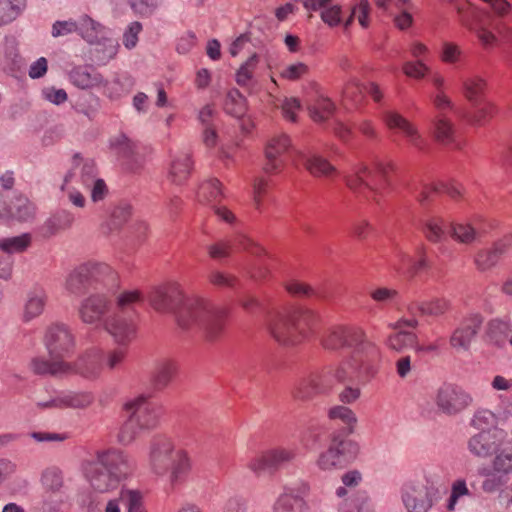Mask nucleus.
I'll return each mask as SVG.
<instances>
[{"instance_id":"obj_34","label":"nucleus","mask_w":512,"mask_h":512,"mask_svg":"<svg viewBox=\"0 0 512 512\" xmlns=\"http://www.w3.org/2000/svg\"><path fill=\"white\" fill-rule=\"evenodd\" d=\"M456 10L461 24L470 31H475L478 27L485 25L483 10L469 2L457 3Z\"/></svg>"},{"instance_id":"obj_18","label":"nucleus","mask_w":512,"mask_h":512,"mask_svg":"<svg viewBox=\"0 0 512 512\" xmlns=\"http://www.w3.org/2000/svg\"><path fill=\"white\" fill-rule=\"evenodd\" d=\"M505 438L506 431L493 427L472 435L467 442V447L469 452L475 457L488 458L497 451V447L505 441Z\"/></svg>"},{"instance_id":"obj_37","label":"nucleus","mask_w":512,"mask_h":512,"mask_svg":"<svg viewBox=\"0 0 512 512\" xmlns=\"http://www.w3.org/2000/svg\"><path fill=\"white\" fill-rule=\"evenodd\" d=\"M77 33L88 43H100L106 34V29L88 15H82L77 19Z\"/></svg>"},{"instance_id":"obj_6","label":"nucleus","mask_w":512,"mask_h":512,"mask_svg":"<svg viewBox=\"0 0 512 512\" xmlns=\"http://www.w3.org/2000/svg\"><path fill=\"white\" fill-rule=\"evenodd\" d=\"M395 170L392 161L371 156L354 170V198L378 202V196L391 184L390 174Z\"/></svg>"},{"instance_id":"obj_40","label":"nucleus","mask_w":512,"mask_h":512,"mask_svg":"<svg viewBox=\"0 0 512 512\" xmlns=\"http://www.w3.org/2000/svg\"><path fill=\"white\" fill-rule=\"evenodd\" d=\"M511 330L512 326L508 320L492 319L487 324V340L498 347H502L507 342Z\"/></svg>"},{"instance_id":"obj_25","label":"nucleus","mask_w":512,"mask_h":512,"mask_svg":"<svg viewBox=\"0 0 512 512\" xmlns=\"http://www.w3.org/2000/svg\"><path fill=\"white\" fill-rule=\"evenodd\" d=\"M94 396L88 391H63L47 402H39L41 408H74L83 409L90 406Z\"/></svg>"},{"instance_id":"obj_24","label":"nucleus","mask_w":512,"mask_h":512,"mask_svg":"<svg viewBox=\"0 0 512 512\" xmlns=\"http://www.w3.org/2000/svg\"><path fill=\"white\" fill-rule=\"evenodd\" d=\"M511 247L512 235L509 234L495 241L491 247L480 249L474 258L476 268L481 272L493 269Z\"/></svg>"},{"instance_id":"obj_42","label":"nucleus","mask_w":512,"mask_h":512,"mask_svg":"<svg viewBox=\"0 0 512 512\" xmlns=\"http://www.w3.org/2000/svg\"><path fill=\"white\" fill-rule=\"evenodd\" d=\"M82 265L87 269L85 273L91 284L93 282H106V280L113 281L116 277L114 270L107 263L88 261Z\"/></svg>"},{"instance_id":"obj_16","label":"nucleus","mask_w":512,"mask_h":512,"mask_svg":"<svg viewBox=\"0 0 512 512\" xmlns=\"http://www.w3.org/2000/svg\"><path fill=\"white\" fill-rule=\"evenodd\" d=\"M351 449L350 438L335 435L329 449L319 455L317 466L324 471L343 469L350 463Z\"/></svg>"},{"instance_id":"obj_23","label":"nucleus","mask_w":512,"mask_h":512,"mask_svg":"<svg viewBox=\"0 0 512 512\" xmlns=\"http://www.w3.org/2000/svg\"><path fill=\"white\" fill-rule=\"evenodd\" d=\"M383 120L390 130L402 134L412 146L419 150L424 148L425 141L418 128L402 114L396 111H386L383 114Z\"/></svg>"},{"instance_id":"obj_5","label":"nucleus","mask_w":512,"mask_h":512,"mask_svg":"<svg viewBox=\"0 0 512 512\" xmlns=\"http://www.w3.org/2000/svg\"><path fill=\"white\" fill-rule=\"evenodd\" d=\"M45 346L49 358L37 357L31 361V369L39 375L63 376L69 371V362L65 360L75 348V337L65 324L51 325L45 334Z\"/></svg>"},{"instance_id":"obj_27","label":"nucleus","mask_w":512,"mask_h":512,"mask_svg":"<svg viewBox=\"0 0 512 512\" xmlns=\"http://www.w3.org/2000/svg\"><path fill=\"white\" fill-rule=\"evenodd\" d=\"M306 10L320 11L321 20L330 27L338 26L342 21V9L332 0H302Z\"/></svg>"},{"instance_id":"obj_46","label":"nucleus","mask_w":512,"mask_h":512,"mask_svg":"<svg viewBox=\"0 0 512 512\" xmlns=\"http://www.w3.org/2000/svg\"><path fill=\"white\" fill-rule=\"evenodd\" d=\"M306 169L316 177H330L335 173V168L324 158L311 155L304 159Z\"/></svg>"},{"instance_id":"obj_41","label":"nucleus","mask_w":512,"mask_h":512,"mask_svg":"<svg viewBox=\"0 0 512 512\" xmlns=\"http://www.w3.org/2000/svg\"><path fill=\"white\" fill-rule=\"evenodd\" d=\"M222 197V186L218 179H207L199 186L197 199L200 203L212 207L214 204L219 203Z\"/></svg>"},{"instance_id":"obj_30","label":"nucleus","mask_w":512,"mask_h":512,"mask_svg":"<svg viewBox=\"0 0 512 512\" xmlns=\"http://www.w3.org/2000/svg\"><path fill=\"white\" fill-rule=\"evenodd\" d=\"M418 324V321L415 318H411L408 320H399L396 323V329L399 331L393 333L388 338V345L390 348L400 351L407 347H414L417 344V336L412 332H407L404 330L405 327L415 328Z\"/></svg>"},{"instance_id":"obj_21","label":"nucleus","mask_w":512,"mask_h":512,"mask_svg":"<svg viewBox=\"0 0 512 512\" xmlns=\"http://www.w3.org/2000/svg\"><path fill=\"white\" fill-rule=\"evenodd\" d=\"M111 311V301L107 296L103 294H92L81 301L78 315L80 320L85 324L103 325V321Z\"/></svg>"},{"instance_id":"obj_28","label":"nucleus","mask_w":512,"mask_h":512,"mask_svg":"<svg viewBox=\"0 0 512 512\" xmlns=\"http://www.w3.org/2000/svg\"><path fill=\"white\" fill-rule=\"evenodd\" d=\"M416 253L419 256L418 260H413L408 254L400 252L397 255V261L393 263V268L400 273L409 275L410 277L428 269L429 263L426 258L425 245H420L417 248Z\"/></svg>"},{"instance_id":"obj_19","label":"nucleus","mask_w":512,"mask_h":512,"mask_svg":"<svg viewBox=\"0 0 512 512\" xmlns=\"http://www.w3.org/2000/svg\"><path fill=\"white\" fill-rule=\"evenodd\" d=\"M290 137L285 133L273 134L265 146V159L263 170L267 174H274L281 170L284 165L283 157L291 150Z\"/></svg>"},{"instance_id":"obj_20","label":"nucleus","mask_w":512,"mask_h":512,"mask_svg":"<svg viewBox=\"0 0 512 512\" xmlns=\"http://www.w3.org/2000/svg\"><path fill=\"white\" fill-rule=\"evenodd\" d=\"M327 390L325 375L321 371L314 370L295 382L291 389V396L297 402H308Z\"/></svg>"},{"instance_id":"obj_47","label":"nucleus","mask_w":512,"mask_h":512,"mask_svg":"<svg viewBox=\"0 0 512 512\" xmlns=\"http://www.w3.org/2000/svg\"><path fill=\"white\" fill-rule=\"evenodd\" d=\"M224 110L236 118L242 117L246 112L244 96L236 89L228 91L224 101Z\"/></svg>"},{"instance_id":"obj_63","label":"nucleus","mask_w":512,"mask_h":512,"mask_svg":"<svg viewBox=\"0 0 512 512\" xmlns=\"http://www.w3.org/2000/svg\"><path fill=\"white\" fill-rule=\"evenodd\" d=\"M429 67L422 61H407L403 64V72L406 76L422 79L428 73Z\"/></svg>"},{"instance_id":"obj_48","label":"nucleus","mask_w":512,"mask_h":512,"mask_svg":"<svg viewBox=\"0 0 512 512\" xmlns=\"http://www.w3.org/2000/svg\"><path fill=\"white\" fill-rule=\"evenodd\" d=\"M433 135L442 144H450L454 140V127L451 121L443 116H438L433 121Z\"/></svg>"},{"instance_id":"obj_35","label":"nucleus","mask_w":512,"mask_h":512,"mask_svg":"<svg viewBox=\"0 0 512 512\" xmlns=\"http://www.w3.org/2000/svg\"><path fill=\"white\" fill-rule=\"evenodd\" d=\"M191 169L192 162L189 154L179 153L172 158L168 171V179L173 184L181 185L188 179Z\"/></svg>"},{"instance_id":"obj_55","label":"nucleus","mask_w":512,"mask_h":512,"mask_svg":"<svg viewBox=\"0 0 512 512\" xmlns=\"http://www.w3.org/2000/svg\"><path fill=\"white\" fill-rule=\"evenodd\" d=\"M462 84L464 95L471 102L478 100L486 87L484 79L477 76L464 79Z\"/></svg>"},{"instance_id":"obj_44","label":"nucleus","mask_w":512,"mask_h":512,"mask_svg":"<svg viewBox=\"0 0 512 512\" xmlns=\"http://www.w3.org/2000/svg\"><path fill=\"white\" fill-rule=\"evenodd\" d=\"M86 270L87 269L81 264L70 272L65 282L66 290L69 293L78 295L91 285L85 273Z\"/></svg>"},{"instance_id":"obj_56","label":"nucleus","mask_w":512,"mask_h":512,"mask_svg":"<svg viewBox=\"0 0 512 512\" xmlns=\"http://www.w3.org/2000/svg\"><path fill=\"white\" fill-rule=\"evenodd\" d=\"M496 423V415L492 411L487 409H481L476 411L471 420V426L476 429H479L480 431L496 427Z\"/></svg>"},{"instance_id":"obj_3","label":"nucleus","mask_w":512,"mask_h":512,"mask_svg":"<svg viewBox=\"0 0 512 512\" xmlns=\"http://www.w3.org/2000/svg\"><path fill=\"white\" fill-rule=\"evenodd\" d=\"M227 314V309L215 307L203 298L185 297L174 316L181 330H201L206 340L215 341L224 331Z\"/></svg>"},{"instance_id":"obj_36","label":"nucleus","mask_w":512,"mask_h":512,"mask_svg":"<svg viewBox=\"0 0 512 512\" xmlns=\"http://www.w3.org/2000/svg\"><path fill=\"white\" fill-rule=\"evenodd\" d=\"M492 467L498 473L508 474L512 472V433L506 432L505 441L497 447Z\"/></svg>"},{"instance_id":"obj_50","label":"nucleus","mask_w":512,"mask_h":512,"mask_svg":"<svg viewBox=\"0 0 512 512\" xmlns=\"http://www.w3.org/2000/svg\"><path fill=\"white\" fill-rule=\"evenodd\" d=\"M284 288L291 296L297 298H312L318 296V292L315 288L296 278L286 280Z\"/></svg>"},{"instance_id":"obj_2","label":"nucleus","mask_w":512,"mask_h":512,"mask_svg":"<svg viewBox=\"0 0 512 512\" xmlns=\"http://www.w3.org/2000/svg\"><path fill=\"white\" fill-rule=\"evenodd\" d=\"M146 466L151 475L157 478L167 477L169 484L176 487L186 481L192 461L189 453L178 448L171 437L158 434L149 441Z\"/></svg>"},{"instance_id":"obj_61","label":"nucleus","mask_w":512,"mask_h":512,"mask_svg":"<svg viewBox=\"0 0 512 512\" xmlns=\"http://www.w3.org/2000/svg\"><path fill=\"white\" fill-rule=\"evenodd\" d=\"M333 103L328 99H321L310 108V116L315 122H323L332 114Z\"/></svg>"},{"instance_id":"obj_17","label":"nucleus","mask_w":512,"mask_h":512,"mask_svg":"<svg viewBox=\"0 0 512 512\" xmlns=\"http://www.w3.org/2000/svg\"><path fill=\"white\" fill-rule=\"evenodd\" d=\"M127 413L134 418L142 430L154 429L160 419V407L146 395H138L124 405Z\"/></svg>"},{"instance_id":"obj_52","label":"nucleus","mask_w":512,"mask_h":512,"mask_svg":"<svg viewBox=\"0 0 512 512\" xmlns=\"http://www.w3.org/2000/svg\"><path fill=\"white\" fill-rule=\"evenodd\" d=\"M31 238L28 234L4 238L0 240V249L6 253H20L30 245Z\"/></svg>"},{"instance_id":"obj_39","label":"nucleus","mask_w":512,"mask_h":512,"mask_svg":"<svg viewBox=\"0 0 512 512\" xmlns=\"http://www.w3.org/2000/svg\"><path fill=\"white\" fill-rule=\"evenodd\" d=\"M450 222L442 217L433 216L426 219L423 223V234L431 243L442 242L449 235Z\"/></svg>"},{"instance_id":"obj_45","label":"nucleus","mask_w":512,"mask_h":512,"mask_svg":"<svg viewBox=\"0 0 512 512\" xmlns=\"http://www.w3.org/2000/svg\"><path fill=\"white\" fill-rule=\"evenodd\" d=\"M26 8V0H0V27L14 21Z\"/></svg>"},{"instance_id":"obj_8","label":"nucleus","mask_w":512,"mask_h":512,"mask_svg":"<svg viewBox=\"0 0 512 512\" xmlns=\"http://www.w3.org/2000/svg\"><path fill=\"white\" fill-rule=\"evenodd\" d=\"M438 489L425 476L407 480L401 487V500L407 512H428Z\"/></svg>"},{"instance_id":"obj_38","label":"nucleus","mask_w":512,"mask_h":512,"mask_svg":"<svg viewBox=\"0 0 512 512\" xmlns=\"http://www.w3.org/2000/svg\"><path fill=\"white\" fill-rule=\"evenodd\" d=\"M450 307V303L445 298H434L430 301L412 302L408 306V311L412 315L440 316Z\"/></svg>"},{"instance_id":"obj_13","label":"nucleus","mask_w":512,"mask_h":512,"mask_svg":"<svg viewBox=\"0 0 512 512\" xmlns=\"http://www.w3.org/2000/svg\"><path fill=\"white\" fill-rule=\"evenodd\" d=\"M69 366V371L63 376L77 374L88 380L98 379L105 369V350L100 346H91L75 362H69Z\"/></svg>"},{"instance_id":"obj_54","label":"nucleus","mask_w":512,"mask_h":512,"mask_svg":"<svg viewBox=\"0 0 512 512\" xmlns=\"http://www.w3.org/2000/svg\"><path fill=\"white\" fill-rule=\"evenodd\" d=\"M127 414L128 418L121 426L117 436L119 443L123 445L132 443L136 439L139 431L142 430L130 413Z\"/></svg>"},{"instance_id":"obj_11","label":"nucleus","mask_w":512,"mask_h":512,"mask_svg":"<svg viewBox=\"0 0 512 512\" xmlns=\"http://www.w3.org/2000/svg\"><path fill=\"white\" fill-rule=\"evenodd\" d=\"M40 484L45 493L43 509L47 512H60L66 502L63 470L55 465L44 468L40 475Z\"/></svg>"},{"instance_id":"obj_10","label":"nucleus","mask_w":512,"mask_h":512,"mask_svg":"<svg viewBox=\"0 0 512 512\" xmlns=\"http://www.w3.org/2000/svg\"><path fill=\"white\" fill-rule=\"evenodd\" d=\"M298 453L295 444L279 445L260 452L248 463L247 467L256 475L266 471L275 472L283 466L292 463Z\"/></svg>"},{"instance_id":"obj_60","label":"nucleus","mask_w":512,"mask_h":512,"mask_svg":"<svg viewBox=\"0 0 512 512\" xmlns=\"http://www.w3.org/2000/svg\"><path fill=\"white\" fill-rule=\"evenodd\" d=\"M127 356L126 346H120L105 351V368L108 370L118 369Z\"/></svg>"},{"instance_id":"obj_59","label":"nucleus","mask_w":512,"mask_h":512,"mask_svg":"<svg viewBox=\"0 0 512 512\" xmlns=\"http://www.w3.org/2000/svg\"><path fill=\"white\" fill-rule=\"evenodd\" d=\"M133 12L141 17L152 16L159 7L158 0H128Z\"/></svg>"},{"instance_id":"obj_4","label":"nucleus","mask_w":512,"mask_h":512,"mask_svg":"<svg viewBox=\"0 0 512 512\" xmlns=\"http://www.w3.org/2000/svg\"><path fill=\"white\" fill-rule=\"evenodd\" d=\"M320 322V315L306 307L278 313L268 321L273 339L282 346L293 347L309 339Z\"/></svg>"},{"instance_id":"obj_32","label":"nucleus","mask_w":512,"mask_h":512,"mask_svg":"<svg viewBox=\"0 0 512 512\" xmlns=\"http://www.w3.org/2000/svg\"><path fill=\"white\" fill-rule=\"evenodd\" d=\"M109 147L112 154L119 159L129 163L137 161L139 145L133 142L124 134H117L109 141Z\"/></svg>"},{"instance_id":"obj_31","label":"nucleus","mask_w":512,"mask_h":512,"mask_svg":"<svg viewBox=\"0 0 512 512\" xmlns=\"http://www.w3.org/2000/svg\"><path fill=\"white\" fill-rule=\"evenodd\" d=\"M178 372V363L172 358H162L154 366L152 384L156 390H163L172 382Z\"/></svg>"},{"instance_id":"obj_14","label":"nucleus","mask_w":512,"mask_h":512,"mask_svg":"<svg viewBox=\"0 0 512 512\" xmlns=\"http://www.w3.org/2000/svg\"><path fill=\"white\" fill-rule=\"evenodd\" d=\"M310 486L306 482H297L285 486L272 505V512H308L306 501Z\"/></svg>"},{"instance_id":"obj_64","label":"nucleus","mask_w":512,"mask_h":512,"mask_svg":"<svg viewBox=\"0 0 512 512\" xmlns=\"http://www.w3.org/2000/svg\"><path fill=\"white\" fill-rule=\"evenodd\" d=\"M483 323V317L480 314H471L464 318L460 323L458 330H463L467 335L474 338Z\"/></svg>"},{"instance_id":"obj_15","label":"nucleus","mask_w":512,"mask_h":512,"mask_svg":"<svg viewBox=\"0 0 512 512\" xmlns=\"http://www.w3.org/2000/svg\"><path fill=\"white\" fill-rule=\"evenodd\" d=\"M184 298L181 285L176 281H169L153 288L148 301L156 311L174 314Z\"/></svg>"},{"instance_id":"obj_49","label":"nucleus","mask_w":512,"mask_h":512,"mask_svg":"<svg viewBox=\"0 0 512 512\" xmlns=\"http://www.w3.org/2000/svg\"><path fill=\"white\" fill-rule=\"evenodd\" d=\"M449 236L459 243L471 244L477 239L478 233L470 224L450 223Z\"/></svg>"},{"instance_id":"obj_43","label":"nucleus","mask_w":512,"mask_h":512,"mask_svg":"<svg viewBox=\"0 0 512 512\" xmlns=\"http://www.w3.org/2000/svg\"><path fill=\"white\" fill-rule=\"evenodd\" d=\"M328 418L337 425L343 426L342 437L350 438L352 432V410L347 405H334L328 410Z\"/></svg>"},{"instance_id":"obj_29","label":"nucleus","mask_w":512,"mask_h":512,"mask_svg":"<svg viewBox=\"0 0 512 512\" xmlns=\"http://www.w3.org/2000/svg\"><path fill=\"white\" fill-rule=\"evenodd\" d=\"M47 300V292L42 287H34L28 291L23 306V321L29 322L39 317L45 309Z\"/></svg>"},{"instance_id":"obj_51","label":"nucleus","mask_w":512,"mask_h":512,"mask_svg":"<svg viewBox=\"0 0 512 512\" xmlns=\"http://www.w3.org/2000/svg\"><path fill=\"white\" fill-rule=\"evenodd\" d=\"M344 486L336 489L337 512H352V501L348 497V487L352 486V472H347L342 476Z\"/></svg>"},{"instance_id":"obj_58","label":"nucleus","mask_w":512,"mask_h":512,"mask_svg":"<svg viewBox=\"0 0 512 512\" xmlns=\"http://www.w3.org/2000/svg\"><path fill=\"white\" fill-rule=\"evenodd\" d=\"M309 71L308 66L303 62H296L283 65L279 74L282 78L289 81H296L306 75Z\"/></svg>"},{"instance_id":"obj_7","label":"nucleus","mask_w":512,"mask_h":512,"mask_svg":"<svg viewBox=\"0 0 512 512\" xmlns=\"http://www.w3.org/2000/svg\"><path fill=\"white\" fill-rule=\"evenodd\" d=\"M144 297L139 290H127L116 297V306L103 321V329L120 346H128L136 335L133 321L134 305Z\"/></svg>"},{"instance_id":"obj_53","label":"nucleus","mask_w":512,"mask_h":512,"mask_svg":"<svg viewBox=\"0 0 512 512\" xmlns=\"http://www.w3.org/2000/svg\"><path fill=\"white\" fill-rule=\"evenodd\" d=\"M208 281L217 288L234 289L239 280L231 274L220 270H212L208 275Z\"/></svg>"},{"instance_id":"obj_1","label":"nucleus","mask_w":512,"mask_h":512,"mask_svg":"<svg viewBox=\"0 0 512 512\" xmlns=\"http://www.w3.org/2000/svg\"><path fill=\"white\" fill-rule=\"evenodd\" d=\"M131 457L118 448L96 451L83 463L82 469L90 488L97 493H108L117 489L133 472Z\"/></svg>"},{"instance_id":"obj_22","label":"nucleus","mask_w":512,"mask_h":512,"mask_svg":"<svg viewBox=\"0 0 512 512\" xmlns=\"http://www.w3.org/2000/svg\"><path fill=\"white\" fill-rule=\"evenodd\" d=\"M352 342V331L349 324L333 323L327 326L321 336L320 344L324 350L342 354L348 350Z\"/></svg>"},{"instance_id":"obj_57","label":"nucleus","mask_w":512,"mask_h":512,"mask_svg":"<svg viewBox=\"0 0 512 512\" xmlns=\"http://www.w3.org/2000/svg\"><path fill=\"white\" fill-rule=\"evenodd\" d=\"M120 499L124 502L128 512H146L143 507V497L136 490H122Z\"/></svg>"},{"instance_id":"obj_12","label":"nucleus","mask_w":512,"mask_h":512,"mask_svg":"<svg viewBox=\"0 0 512 512\" xmlns=\"http://www.w3.org/2000/svg\"><path fill=\"white\" fill-rule=\"evenodd\" d=\"M437 408L445 415L455 416L467 409L473 398L462 387L443 383L436 391L434 397Z\"/></svg>"},{"instance_id":"obj_9","label":"nucleus","mask_w":512,"mask_h":512,"mask_svg":"<svg viewBox=\"0 0 512 512\" xmlns=\"http://www.w3.org/2000/svg\"><path fill=\"white\" fill-rule=\"evenodd\" d=\"M381 354L362 328H354V372L363 381L370 380L377 372Z\"/></svg>"},{"instance_id":"obj_62","label":"nucleus","mask_w":512,"mask_h":512,"mask_svg":"<svg viewBox=\"0 0 512 512\" xmlns=\"http://www.w3.org/2000/svg\"><path fill=\"white\" fill-rule=\"evenodd\" d=\"M463 51L461 47L453 42H444L440 53V59L446 64H457L460 62Z\"/></svg>"},{"instance_id":"obj_26","label":"nucleus","mask_w":512,"mask_h":512,"mask_svg":"<svg viewBox=\"0 0 512 512\" xmlns=\"http://www.w3.org/2000/svg\"><path fill=\"white\" fill-rule=\"evenodd\" d=\"M75 177H79L84 188H90L91 184L99 179L97 177L95 162L90 159L84 160L79 157V155H75L73 157L72 167L65 175L62 189H64V186L68 185Z\"/></svg>"},{"instance_id":"obj_33","label":"nucleus","mask_w":512,"mask_h":512,"mask_svg":"<svg viewBox=\"0 0 512 512\" xmlns=\"http://www.w3.org/2000/svg\"><path fill=\"white\" fill-rule=\"evenodd\" d=\"M71 82L80 89L99 88L104 83L103 76L88 67H76L70 72Z\"/></svg>"}]
</instances>
